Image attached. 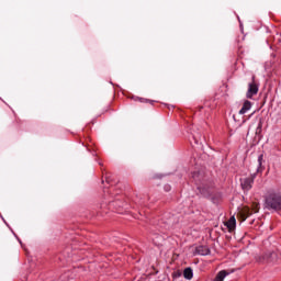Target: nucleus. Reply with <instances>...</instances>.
<instances>
[{
    "mask_svg": "<svg viewBox=\"0 0 281 281\" xmlns=\"http://www.w3.org/2000/svg\"><path fill=\"white\" fill-rule=\"evenodd\" d=\"M227 276H229V273H227V271L221 270V271L216 274L214 281H223V280H225V278H227Z\"/></svg>",
    "mask_w": 281,
    "mask_h": 281,
    "instance_id": "obj_11",
    "label": "nucleus"
},
{
    "mask_svg": "<svg viewBox=\"0 0 281 281\" xmlns=\"http://www.w3.org/2000/svg\"><path fill=\"white\" fill-rule=\"evenodd\" d=\"M226 227L229 229V232L236 229V217L232 216L227 222H226Z\"/></svg>",
    "mask_w": 281,
    "mask_h": 281,
    "instance_id": "obj_10",
    "label": "nucleus"
},
{
    "mask_svg": "<svg viewBox=\"0 0 281 281\" xmlns=\"http://www.w3.org/2000/svg\"><path fill=\"white\" fill-rule=\"evenodd\" d=\"M195 144H199V140H195Z\"/></svg>",
    "mask_w": 281,
    "mask_h": 281,
    "instance_id": "obj_20",
    "label": "nucleus"
},
{
    "mask_svg": "<svg viewBox=\"0 0 281 281\" xmlns=\"http://www.w3.org/2000/svg\"><path fill=\"white\" fill-rule=\"evenodd\" d=\"M155 237H151L153 243H155V245H159V243H161V240H164V237L159 234H155Z\"/></svg>",
    "mask_w": 281,
    "mask_h": 281,
    "instance_id": "obj_12",
    "label": "nucleus"
},
{
    "mask_svg": "<svg viewBox=\"0 0 281 281\" xmlns=\"http://www.w3.org/2000/svg\"><path fill=\"white\" fill-rule=\"evenodd\" d=\"M140 102H148V99H140Z\"/></svg>",
    "mask_w": 281,
    "mask_h": 281,
    "instance_id": "obj_16",
    "label": "nucleus"
},
{
    "mask_svg": "<svg viewBox=\"0 0 281 281\" xmlns=\"http://www.w3.org/2000/svg\"><path fill=\"white\" fill-rule=\"evenodd\" d=\"M182 276H183V273H181V271H179V270L172 272L173 280H177V279L181 278Z\"/></svg>",
    "mask_w": 281,
    "mask_h": 281,
    "instance_id": "obj_13",
    "label": "nucleus"
},
{
    "mask_svg": "<svg viewBox=\"0 0 281 281\" xmlns=\"http://www.w3.org/2000/svg\"><path fill=\"white\" fill-rule=\"evenodd\" d=\"M258 128H262V123H259Z\"/></svg>",
    "mask_w": 281,
    "mask_h": 281,
    "instance_id": "obj_18",
    "label": "nucleus"
},
{
    "mask_svg": "<svg viewBox=\"0 0 281 281\" xmlns=\"http://www.w3.org/2000/svg\"><path fill=\"white\" fill-rule=\"evenodd\" d=\"M195 254H198L199 256H210L211 250L207 246H198L195 248Z\"/></svg>",
    "mask_w": 281,
    "mask_h": 281,
    "instance_id": "obj_7",
    "label": "nucleus"
},
{
    "mask_svg": "<svg viewBox=\"0 0 281 281\" xmlns=\"http://www.w3.org/2000/svg\"><path fill=\"white\" fill-rule=\"evenodd\" d=\"M240 186H241V189H243L245 192H249V190H251V188H254V179H250V178H241V179H240Z\"/></svg>",
    "mask_w": 281,
    "mask_h": 281,
    "instance_id": "obj_5",
    "label": "nucleus"
},
{
    "mask_svg": "<svg viewBox=\"0 0 281 281\" xmlns=\"http://www.w3.org/2000/svg\"><path fill=\"white\" fill-rule=\"evenodd\" d=\"M139 214H140V216H142V211H139Z\"/></svg>",
    "mask_w": 281,
    "mask_h": 281,
    "instance_id": "obj_21",
    "label": "nucleus"
},
{
    "mask_svg": "<svg viewBox=\"0 0 281 281\" xmlns=\"http://www.w3.org/2000/svg\"><path fill=\"white\" fill-rule=\"evenodd\" d=\"M266 210L281 212V193L272 191L265 198Z\"/></svg>",
    "mask_w": 281,
    "mask_h": 281,
    "instance_id": "obj_1",
    "label": "nucleus"
},
{
    "mask_svg": "<svg viewBox=\"0 0 281 281\" xmlns=\"http://www.w3.org/2000/svg\"><path fill=\"white\" fill-rule=\"evenodd\" d=\"M276 257L277 255L274 251H268L259 257V262H273V260H276Z\"/></svg>",
    "mask_w": 281,
    "mask_h": 281,
    "instance_id": "obj_6",
    "label": "nucleus"
},
{
    "mask_svg": "<svg viewBox=\"0 0 281 281\" xmlns=\"http://www.w3.org/2000/svg\"><path fill=\"white\" fill-rule=\"evenodd\" d=\"M164 190L165 192H170V184H165Z\"/></svg>",
    "mask_w": 281,
    "mask_h": 281,
    "instance_id": "obj_14",
    "label": "nucleus"
},
{
    "mask_svg": "<svg viewBox=\"0 0 281 281\" xmlns=\"http://www.w3.org/2000/svg\"><path fill=\"white\" fill-rule=\"evenodd\" d=\"M248 111H251V101L246 100L239 110V115H245Z\"/></svg>",
    "mask_w": 281,
    "mask_h": 281,
    "instance_id": "obj_8",
    "label": "nucleus"
},
{
    "mask_svg": "<svg viewBox=\"0 0 281 281\" xmlns=\"http://www.w3.org/2000/svg\"><path fill=\"white\" fill-rule=\"evenodd\" d=\"M198 190L204 199L212 200V203H216V198H214V189L207 184L198 186Z\"/></svg>",
    "mask_w": 281,
    "mask_h": 281,
    "instance_id": "obj_2",
    "label": "nucleus"
},
{
    "mask_svg": "<svg viewBox=\"0 0 281 281\" xmlns=\"http://www.w3.org/2000/svg\"><path fill=\"white\" fill-rule=\"evenodd\" d=\"M144 215L146 216V218H148V213L144 212Z\"/></svg>",
    "mask_w": 281,
    "mask_h": 281,
    "instance_id": "obj_19",
    "label": "nucleus"
},
{
    "mask_svg": "<svg viewBox=\"0 0 281 281\" xmlns=\"http://www.w3.org/2000/svg\"><path fill=\"white\" fill-rule=\"evenodd\" d=\"M105 181H106L108 183H111V180H110L109 178H105Z\"/></svg>",
    "mask_w": 281,
    "mask_h": 281,
    "instance_id": "obj_17",
    "label": "nucleus"
},
{
    "mask_svg": "<svg viewBox=\"0 0 281 281\" xmlns=\"http://www.w3.org/2000/svg\"><path fill=\"white\" fill-rule=\"evenodd\" d=\"M15 238H18L20 245H23L22 241L19 239V236H16V234H14Z\"/></svg>",
    "mask_w": 281,
    "mask_h": 281,
    "instance_id": "obj_15",
    "label": "nucleus"
},
{
    "mask_svg": "<svg viewBox=\"0 0 281 281\" xmlns=\"http://www.w3.org/2000/svg\"><path fill=\"white\" fill-rule=\"evenodd\" d=\"M183 278L184 280H192V278H194V270H192L190 267L186 268L183 270Z\"/></svg>",
    "mask_w": 281,
    "mask_h": 281,
    "instance_id": "obj_9",
    "label": "nucleus"
},
{
    "mask_svg": "<svg viewBox=\"0 0 281 281\" xmlns=\"http://www.w3.org/2000/svg\"><path fill=\"white\" fill-rule=\"evenodd\" d=\"M262 164H265V155H259L258 156V167L255 173H251L250 177H248V179H252V182L256 181V178L258 177V172H263L265 171V166H262Z\"/></svg>",
    "mask_w": 281,
    "mask_h": 281,
    "instance_id": "obj_4",
    "label": "nucleus"
},
{
    "mask_svg": "<svg viewBox=\"0 0 281 281\" xmlns=\"http://www.w3.org/2000/svg\"><path fill=\"white\" fill-rule=\"evenodd\" d=\"M255 78L256 77H252V81L248 83L246 98H248L249 100H251L254 95H258L259 87H258V83H256Z\"/></svg>",
    "mask_w": 281,
    "mask_h": 281,
    "instance_id": "obj_3",
    "label": "nucleus"
}]
</instances>
